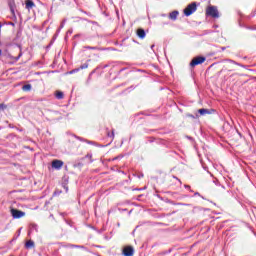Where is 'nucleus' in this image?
<instances>
[{"label": "nucleus", "mask_w": 256, "mask_h": 256, "mask_svg": "<svg viewBox=\"0 0 256 256\" xmlns=\"http://www.w3.org/2000/svg\"><path fill=\"white\" fill-rule=\"evenodd\" d=\"M195 11H197V3L192 2L184 9V15L186 17H189L190 15H193V13H195Z\"/></svg>", "instance_id": "obj_1"}, {"label": "nucleus", "mask_w": 256, "mask_h": 256, "mask_svg": "<svg viewBox=\"0 0 256 256\" xmlns=\"http://www.w3.org/2000/svg\"><path fill=\"white\" fill-rule=\"evenodd\" d=\"M206 14L209 15L210 17H213L214 19H217V17H219V11L215 6L208 7L206 10Z\"/></svg>", "instance_id": "obj_2"}, {"label": "nucleus", "mask_w": 256, "mask_h": 256, "mask_svg": "<svg viewBox=\"0 0 256 256\" xmlns=\"http://www.w3.org/2000/svg\"><path fill=\"white\" fill-rule=\"evenodd\" d=\"M10 213L13 219H21V217H25V212L17 210L15 208H11Z\"/></svg>", "instance_id": "obj_3"}, {"label": "nucleus", "mask_w": 256, "mask_h": 256, "mask_svg": "<svg viewBox=\"0 0 256 256\" xmlns=\"http://www.w3.org/2000/svg\"><path fill=\"white\" fill-rule=\"evenodd\" d=\"M202 63H205V57L198 56L190 62V67H197V65H201Z\"/></svg>", "instance_id": "obj_4"}, {"label": "nucleus", "mask_w": 256, "mask_h": 256, "mask_svg": "<svg viewBox=\"0 0 256 256\" xmlns=\"http://www.w3.org/2000/svg\"><path fill=\"white\" fill-rule=\"evenodd\" d=\"M135 253V250L131 246H126L123 249V255L124 256H133Z\"/></svg>", "instance_id": "obj_5"}, {"label": "nucleus", "mask_w": 256, "mask_h": 256, "mask_svg": "<svg viewBox=\"0 0 256 256\" xmlns=\"http://www.w3.org/2000/svg\"><path fill=\"white\" fill-rule=\"evenodd\" d=\"M52 167L53 169H61V167H63V161L61 160L52 161Z\"/></svg>", "instance_id": "obj_6"}, {"label": "nucleus", "mask_w": 256, "mask_h": 256, "mask_svg": "<svg viewBox=\"0 0 256 256\" xmlns=\"http://www.w3.org/2000/svg\"><path fill=\"white\" fill-rule=\"evenodd\" d=\"M179 15L178 11H173L169 14V19H171L172 21H176L177 20V16Z\"/></svg>", "instance_id": "obj_7"}, {"label": "nucleus", "mask_w": 256, "mask_h": 256, "mask_svg": "<svg viewBox=\"0 0 256 256\" xmlns=\"http://www.w3.org/2000/svg\"><path fill=\"white\" fill-rule=\"evenodd\" d=\"M137 35L140 39H145V30L143 29H138L137 30Z\"/></svg>", "instance_id": "obj_8"}, {"label": "nucleus", "mask_w": 256, "mask_h": 256, "mask_svg": "<svg viewBox=\"0 0 256 256\" xmlns=\"http://www.w3.org/2000/svg\"><path fill=\"white\" fill-rule=\"evenodd\" d=\"M33 247H35V242H33L32 240H28V241L26 242V248H27V249H31V248H33Z\"/></svg>", "instance_id": "obj_9"}, {"label": "nucleus", "mask_w": 256, "mask_h": 256, "mask_svg": "<svg viewBox=\"0 0 256 256\" xmlns=\"http://www.w3.org/2000/svg\"><path fill=\"white\" fill-rule=\"evenodd\" d=\"M33 7H35V3H33V1H27L26 2V8L27 9H32Z\"/></svg>", "instance_id": "obj_10"}, {"label": "nucleus", "mask_w": 256, "mask_h": 256, "mask_svg": "<svg viewBox=\"0 0 256 256\" xmlns=\"http://www.w3.org/2000/svg\"><path fill=\"white\" fill-rule=\"evenodd\" d=\"M56 99H63L64 94L61 91H57L55 94Z\"/></svg>", "instance_id": "obj_11"}, {"label": "nucleus", "mask_w": 256, "mask_h": 256, "mask_svg": "<svg viewBox=\"0 0 256 256\" xmlns=\"http://www.w3.org/2000/svg\"><path fill=\"white\" fill-rule=\"evenodd\" d=\"M198 112L200 113V115H207V113H209V110L202 108V109H199Z\"/></svg>", "instance_id": "obj_12"}, {"label": "nucleus", "mask_w": 256, "mask_h": 256, "mask_svg": "<svg viewBox=\"0 0 256 256\" xmlns=\"http://www.w3.org/2000/svg\"><path fill=\"white\" fill-rule=\"evenodd\" d=\"M23 91H30L31 90V84H26L22 87Z\"/></svg>", "instance_id": "obj_13"}, {"label": "nucleus", "mask_w": 256, "mask_h": 256, "mask_svg": "<svg viewBox=\"0 0 256 256\" xmlns=\"http://www.w3.org/2000/svg\"><path fill=\"white\" fill-rule=\"evenodd\" d=\"M6 109V106L4 104H0V113L1 111H5Z\"/></svg>", "instance_id": "obj_14"}, {"label": "nucleus", "mask_w": 256, "mask_h": 256, "mask_svg": "<svg viewBox=\"0 0 256 256\" xmlns=\"http://www.w3.org/2000/svg\"><path fill=\"white\" fill-rule=\"evenodd\" d=\"M87 67H89V65L88 64H84V65L80 66V69H87Z\"/></svg>", "instance_id": "obj_15"}, {"label": "nucleus", "mask_w": 256, "mask_h": 256, "mask_svg": "<svg viewBox=\"0 0 256 256\" xmlns=\"http://www.w3.org/2000/svg\"><path fill=\"white\" fill-rule=\"evenodd\" d=\"M86 49H95L94 47H86Z\"/></svg>", "instance_id": "obj_16"}, {"label": "nucleus", "mask_w": 256, "mask_h": 256, "mask_svg": "<svg viewBox=\"0 0 256 256\" xmlns=\"http://www.w3.org/2000/svg\"><path fill=\"white\" fill-rule=\"evenodd\" d=\"M2 53H3V52L0 50V57H1Z\"/></svg>", "instance_id": "obj_17"}, {"label": "nucleus", "mask_w": 256, "mask_h": 256, "mask_svg": "<svg viewBox=\"0 0 256 256\" xmlns=\"http://www.w3.org/2000/svg\"><path fill=\"white\" fill-rule=\"evenodd\" d=\"M153 47H155V45H152V46H151V49H153Z\"/></svg>", "instance_id": "obj_18"}, {"label": "nucleus", "mask_w": 256, "mask_h": 256, "mask_svg": "<svg viewBox=\"0 0 256 256\" xmlns=\"http://www.w3.org/2000/svg\"><path fill=\"white\" fill-rule=\"evenodd\" d=\"M61 27H63V24L61 25Z\"/></svg>", "instance_id": "obj_19"}]
</instances>
